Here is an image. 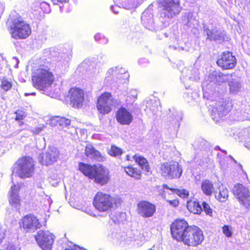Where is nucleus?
<instances>
[{
	"mask_svg": "<svg viewBox=\"0 0 250 250\" xmlns=\"http://www.w3.org/2000/svg\"><path fill=\"white\" fill-rule=\"evenodd\" d=\"M59 152L55 147H50L48 149L39 157L40 162L46 166L50 165L56 162L59 157Z\"/></svg>",
	"mask_w": 250,
	"mask_h": 250,
	"instance_id": "nucleus-12",
	"label": "nucleus"
},
{
	"mask_svg": "<svg viewBox=\"0 0 250 250\" xmlns=\"http://www.w3.org/2000/svg\"><path fill=\"white\" fill-rule=\"evenodd\" d=\"M95 168L93 176L94 182L101 185H105L110 179L109 170L102 165L97 166Z\"/></svg>",
	"mask_w": 250,
	"mask_h": 250,
	"instance_id": "nucleus-16",
	"label": "nucleus"
},
{
	"mask_svg": "<svg viewBox=\"0 0 250 250\" xmlns=\"http://www.w3.org/2000/svg\"><path fill=\"white\" fill-rule=\"evenodd\" d=\"M7 250H21V249L18 246L11 245L7 248Z\"/></svg>",
	"mask_w": 250,
	"mask_h": 250,
	"instance_id": "nucleus-54",
	"label": "nucleus"
},
{
	"mask_svg": "<svg viewBox=\"0 0 250 250\" xmlns=\"http://www.w3.org/2000/svg\"><path fill=\"white\" fill-rule=\"evenodd\" d=\"M24 95H25V96H28V95H32V96H35V95H36V93H35V92H32V93H30V94H28V93H25L24 94Z\"/></svg>",
	"mask_w": 250,
	"mask_h": 250,
	"instance_id": "nucleus-61",
	"label": "nucleus"
},
{
	"mask_svg": "<svg viewBox=\"0 0 250 250\" xmlns=\"http://www.w3.org/2000/svg\"><path fill=\"white\" fill-rule=\"evenodd\" d=\"M232 192L240 205L246 208H250V191L242 184L234 185Z\"/></svg>",
	"mask_w": 250,
	"mask_h": 250,
	"instance_id": "nucleus-8",
	"label": "nucleus"
},
{
	"mask_svg": "<svg viewBox=\"0 0 250 250\" xmlns=\"http://www.w3.org/2000/svg\"><path fill=\"white\" fill-rule=\"evenodd\" d=\"M203 89L205 91L204 93V96H205L206 95V94L208 93V92L207 91L208 88L207 87L206 88H205V86L203 85Z\"/></svg>",
	"mask_w": 250,
	"mask_h": 250,
	"instance_id": "nucleus-60",
	"label": "nucleus"
},
{
	"mask_svg": "<svg viewBox=\"0 0 250 250\" xmlns=\"http://www.w3.org/2000/svg\"><path fill=\"white\" fill-rule=\"evenodd\" d=\"M45 126L43 125H40L35 128L31 129V132L35 134H38L44 128Z\"/></svg>",
	"mask_w": 250,
	"mask_h": 250,
	"instance_id": "nucleus-50",
	"label": "nucleus"
},
{
	"mask_svg": "<svg viewBox=\"0 0 250 250\" xmlns=\"http://www.w3.org/2000/svg\"><path fill=\"white\" fill-rule=\"evenodd\" d=\"M31 33V29L28 23L24 21L21 17L14 19L10 26V34L15 39H24Z\"/></svg>",
	"mask_w": 250,
	"mask_h": 250,
	"instance_id": "nucleus-4",
	"label": "nucleus"
},
{
	"mask_svg": "<svg viewBox=\"0 0 250 250\" xmlns=\"http://www.w3.org/2000/svg\"><path fill=\"white\" fill-rule=\"evenodd\" d=\"M220 165L222 166H225V162L224 161V160L222 159V160H220Z\"/></svg>",
	"mask_w": 250,
	"mask_h": 250,
	"instance_id": "nucleus-62",
	"label": "nucleus"
},
{
	"mask_svg": "<svg viewBox=\"0 0 250 250\" xmlns=\"http://www.w3.org/2000/svg\"><path fill=\"white\" fill-rule=\"evenodd\" d=\"M37 7H40L41 10L44 13H49L51 11V9L49 3L45 1H41L39 3H36Z\"/></svg>",
	"mask_w": 250,
	"mask_h": 250,
	"instance_id": "nucleus-46",
	"label": "nucleus"
},
{
	"mask_svg": "<svg viewBox=\"0 0 250 250\" xmlns=\"http://www.w3.org/2000/svg\"><path fill=\"white\" fill-rule=\"evenodd\" d=\"M0 81L1 84L0 87L3 89L4 91L7 92L12 88V84L10 80L3 77L0 79Z\"/></svg>",
	"mask_w": 250,
	"mask_h": 250,
	"instance_id": "nucleus-41",
	"label": "nucleus"
},
{
	"mask_svg": "<svg viewBox=\"0 0 250 250\" xmlns=\"http://www.w3.org/2000/svg\"><path fill=\"white\" fill-rule=\"evenodd\" d=\"M46 223L45 221L39 222V220H21L20 222L21 228L27 232H34L35 230L40 229L42 224Z\"/></svg>",
	"mask_w": 250,
	"mask_h": 250,
	"instance_id": "nucleus-20",
	"label": "nucleus"
},
{
	"mask_svg": "<svg viewBox=\"0 0 250 250\" xmlns=\"http://www.w3.org/2000/svg\"><path fill=\"white\" fill-rule=\"evenodd\" d=\"M24 219H36V217L32 214L27 215L24 217Z\"/></svg>",
	"mask_w": 250,
	"mask_h": 250,
	"instance_id": "nucleus-58",
	"label": "nucleus"
},
{
	"mask_svg": "<svg viewBox=\"0 0 250 250\" xmlns=\"http://www.w3.org/2000/svg\"><path fill=\"white\" fill-rule=\"evenodd\" d=\"M65 250H85L79 247L75 246L74 248L71 249H65Z\"/></svg>",
	"mask_w": 250,
	"mask_h": 250,
	"instance_id": "nucleus-57",
	"label": "nucleus"
},
{
	"mask_svg": "<svg viewBox=\"0 0 250 250\" xmlns=\"http://www.w3.org/2000/svg\"><path fill=\"white\" fill-rule=\"evenodd\" d=\"M187 207L188 210L194 214H200L202 212V207L198 201L190 200L188 202Z\"/></svg>",
	"mask_w": 250,
	"mask_h": 250,
	"instance_id": "nucleus-29",
	"label": "nucleus"
},
{
	"mask_svg": "<svg viewBox=\"0 0 250 250\" xmlns=\"http://www.w3.org/2000/svg\"><path fill=\"white\" fill-rule=\"evenodd\" d=\"M229 92L232 94H236L241 89L240 82L236 79L230 78L228 82Z\"/></svg>",
	"mask_w": 250,
	"mask_h": 250,
	"instance_id": "nucleus-30",
	"label": "nucleus"
},
{
	"mask_svg": "<svg viewBox=\"0 0 250 250\" xmlns=\"http://www.w3.org/2000/svg\"><path fill=\"white\" fill-rule=\"evenodd\" d=\"M117 121L123 125H129L133 120V116L126 108L121 107L116 113Z\"/></svg>",
	"mask_w": 250,
	"mask_h": 250,
	"instance_id": "nucleus-21",
	"label": "nucleus"
},
{
	"mask_svg": "<svg viewBox=\"0 0 250 250\" xmlns=\"http://www.w3.org/2000/svg\"><path fill=\"white\" fill-rule=\"evenodd\" d=\"M232 78V75L230 74H224L222 73H219L216 76V81L218 84L224 83L226 81H229L230 78Z\"/></svg>",
	"mask_w": 250,
	"mask_h": 250,
	"instance_id": "nucleus-44",
	"label": "nucleus"
},
{
	"mask_svg": "<svg viewBox=\"0 0 250 250\" xmlns=\"http://www.w3.org/2000/svg\"><path fill=\"white\" fill-rule=\"evenodd\" d=\"M16 114H17V116H16V120L20 121V120H21L23 119V116L22 114H21L17 112H16Z\"/></svg>",
	"mask_w": 250,
	"mask_h": 250,
	"instance_id": "nucleus-56",
	"label": "nucleus"
},
{
	"mask_svg": "<svg viewBox=\"0 0 250 250\" xmlns=\"http://www.w3.org/2000/svg\"><path fill=\"white\" fill-rule=\"evenodd\" d=\"M205 32L207 38L210 40L221 41L222 39V34L216 30L207 29Z\"/></svg>",
	"mask_w": 250,
	"mask_h": 250,
	"instance_id": "nucleus-36",
	"label": "nucleus"
},
{
	"mask_svg": "<svg viewBox=\"0 0 250 250\" xmlns=\"http://www.w3.org/2000/svg\"><path fill=\"white\" fill-rule=\"evenodd\" d=\"M37 187L39 188H42V185L41 184H38L37 185Z\"/></svg>",
	"mask_w": 250,
	"mask_h": 250,
	"instance_id": "nucleus-64",
	"label": "nucleus"
},
{
	"mask_svg": "<svg viewBox=\"0 0 250 250\" xmlns=\"http://www.w3.org/2000/svg\"><path fill=\"white\" fill-rule=\"evenodd\" d=\"M125 171L129 176L134 178L136 179H139L141 177V172L136 168L132 166H128L125 167Z\"/></svg>",
	"mask_w": 250,
	"mask_h": 250,
	"instance_id": "nucleus-37",
	"label": "nucleus"
},
{
	"mask_svg": "<svg viewBox=\"0 0 250 250\" xmlns=\"http://www.w3.org/2000/svg\"><path fill=\"white\" fill-rule=\"evenodd\" d=\"M20 189L21 187L20 185H14L11 186L8 193L9 204L17 210L20 209L21 205V199L19 196Z\"/></svg>",
	"mask_w": 250,
	"mask_h": 250,
	"instance_id": "nucleus-18",
	"label": "nucleus"
},
{
	"mask_svg": "<svg viewBox=\"0 0 250 250\" xmlns=\"http://www.w3.org/2000/svg\"><path fill=\"white\" fill-rule=\"evenodd\" d=\"M167 202L172 206L176 207L179 204V202L177 200H168Z\"/></svg>",
	"mask_w": 250,
	"mask_h": 250,
	"instance_id": "nucleus-53",
	"label": "nucleus"
},
{
	"mask_svg": "<svg viewBox=\"0 0 250 250\" xmlns=\"http://www.w3.org/2000/svg\"><path fill=\"white\" fill-rule=\"evenodd\" d=\"M69 0H51L54 4H57L58 2L62 3L67 2Z\"/></svg>",
	"mask_w": 250,
	"mask_h": 250,
	"instance_id": "nucleus-55",
	"label": "nucleus"
},
{
	"mask_svg": "<svg viewBox=\"0 0 250 250\" xmlns=\"http://www.w3.org/2000/svg\"><path fill=\"white\" fill-rule=\"evenodd\" d=\"M152 15L148 11H144L141 16L142 21L145 27L149 30H152L153 28V21Z\"/></svg>",
	"mask_w": 250,
	"mask_h": 250,
	"instance_id": "nucleus-27",
	"label": "nucleus"
},
{
	"mask_svg": "<svg viewBox=\"0 0 250 250\" xmlns=\"http://www.w3.org/2000/svg\"><path fill=\"white\" fill-rule=\"evenodd\" d=\"M129 74L126 69L122 67H115L109 68L106 73L105 79L107 81H115L117 79H127Z\"/></svg>",
	"mask_w": 250,
	"mask_h": 250,
	"instance_id": "nucleus-13",
	"label": "nucleus"
},
{
	"mask_svg": "<svg viewBox=\"0 0 250 250\" xmlns=\"http://www.w3.org/2000/svg\"><path fill=\"white\" fill-rule=\"evenodd\" d=\"M35 162L30 157H23L18 160L12 167V174L22 179L31 177L34 173Z\"/></svg>",
	"mask_w": 250,
	"mask_h": 250,
	"instance_id": "nucleus-3",
	"label": "nucleus"
},
{
	"mask_svg": "<svg viewBox=\"0 0 250 250\" xmlns=\"http://www.w3.org/2000/svg\"><path fill=\"white\" fill-rule=\"evenodd\" d=\"M203 211L209 217H215V211H213L209 205L205 202L202 203V211Z\"/></svg>",
	"mask_w": 250,
	"mask_h": 250,
	"instance_id": "nucleus-43",
	"label": "nucleus"
},
{
	"mask_svg": "<svg viewBox=\"0 0 250 250\" xmlns=\"http://www.w3.org/2000/svg\"><path fill=\"white\" fill-rule=\"evenodd\" d=\"M204 239L202 230L196 226H190L180 241L188 246L196 247L201 244Z\"/></svg>",
	"mask_w": 250,
	"mask_h": 250,
	"instance_id": "nucleus-5",
	"label": "nucleus"
},
{
	"mask_svg": "<svg viewBox=\"0 0 250 250\" xmlns=\"http://www.w3.org/2000/svg\"><path fill=\"white\" fill-rule=\"evenodd\" d=\"M46 200L48 202V206H50L51 204L52 203V200L51 198L47 195L45 196Z\"/></svg>",
	"mask_w": 250,
	"mask_h": 250,
	"instance_id": "nucleus-59",
	"label": "nucleus"
},
{
	"mask_svg": "<svg viewBox=\"0 0 250 250\" xmlns=\"http://www.w3.org/2000/svg\"><path fill=\"white\" fill-rule=\"evenodd\" d=\"M38 245L43 250H49L54 242L53 235L48 231L39 230L35 235Z\"/></svg>",
	"mask_w": 250,
	"mask_h": 250,
	"instance_id": "nucleus-11",
	"label": "nucleus"
},
{
	"mask_svg": "<svg viewBox=\"0 0 250 250\" xmlns=\"http://www.w3.org/2000/svg\"><path fill=\"white\" fill-rule=\"evenodd\" d=\"M70 120L64 117H59V125L62 127H66L70 124Z\"/></svg>",
	"mask_w": 250,
	"mask_h": 250,
	"instance_id": "nucleus-48",
	"label": "nucleus"
},
{
	"mask_svg": "<svg viewBox=\"0 0 250 250\" xmlns=\"http://www.w3.org/2000/svg\"><path fill=\"white\" fill-rule=\"evenodd\" d=\"M161 4V17L169 20L178 15L182 10L180 0H162Z\"/></svg>",
	"mask_w": 250,
	"mask_h": 250,
	"instance_id": "nucleus-6",
	"label": "nucleus"
},
{
	"mask_svg": "<svg viewBox=\"0 0 250 250\" xmlns=\"http://www.w3.org/2000/svg\"><path fill=\"white\" fill-rule=\"evenodd\" d=\"M159 102L153 100H149L146 102V107L147 110L151 111L153 114H156V111L158 110Z\"/></svg>",
	"mask_w": 250,
	"mask_h": 250,
	"instance_id": "nucleus-39",
	"label": "nucleus"
},
{
	"mask_svg": "<svg viewBox=\"0 0 250 250\" xmlns=\"http://www.w3.org/2000/svg\"><path fill=\"white\" fill-rule=\"evenodd\" d=\"M123 153V150L115 146H112L108 151V154L114 157H119Z\"/></svg>",
	"mask_w": 250,
	"mask_h": 250,
	"instance_id": "nucleus-45",
	"label": "nucleus"
},
{
	"mask_svg": "<svg viewBox=\"0 0 250 250\" xmlns=\"http://www.w3.org/2000/svg\"><path fill=\"white\" fill-rule=\"evenodd\" d=\"M84 153L88 158L94 159L98 161L102 162L105 160V157L98 150L95 149L91 144L86 146Z\"/></svg>",
	"mask_w": 250,
	"mask_h": 250,
	"instance_id": "nucleus-23",
	"label": "nucleus"
},
{
	"mask_svg": "<svg viewBox=\"0 0 250 250\" xmlns=\"http://www.w3.org/2000/svg\"><path fill=\"white\" fill-rule=\"evenodd\" d=\"M235 57L230 52H225L222 57L217 62V64L223 69H228L233 68L236 64Z\"/></svg>",
	"mask_w": 250,
	"mask_h": 250,
	"instance_id": "nucleus-19",
	"label": "nucleus"
},
{
	"mask_svg": "<svg viewBox=\"0 0 250 250\" xmlns=\"http://www.w3.org/2000/svg\"><path fill=\"white\" fill-rule=\"evenodd\" d=\"M201 189L205 194L210 196L214 189L213 185L211 181L205 180L202 182Z\"/></svg>",
	"mask_w": 250,
	"mask_h": 250,
	"instance_id": "nucleus-33",
	"label": "nucleus"
},
{
	"mask_svg": "<svg viewBox=\"0 0 250 250\" xmlns=\"http://www.w3.org/2000/svg\"><path fill=\"white\" fill-rule=\"evenodd\" d=\"M79 68L81 69L82 68H85L86 71L88 73L92 74L95 73L96 68L95 67V63L92 62H90L89 61H84L79 66Z\"/></svg>",
	"mask_w": 250,
	"mask_h": 250,
	"instance_id": "nucleus-35",
	"label": "nucleus"
},
{
	"mask_svg": "<svg viewBox=\"0 0 250 250\" xmlns=\"http://www.w3.org/2000/svg\"><path fill=\"white\" fill-rule=\"evenodd\" d=\"M125 213H121V217L124 218L125 217Z\"/></svg>",
	"mask_w": 250,
	"mask_h": 250,
	"instance_id": "nucleus-63",
	"label": "nucleus"
},
{
	"mask_svg": "<svg viewBox=\"0 0 250 250\" xmlns=\"http://www.w3.org/2000/svg\"><path fill=\"white\" fill-rule=\"evenodd\" d=\"M182 120V113L179 112H175L169 115L167 117V122L174 128L177 129L180 126V122Z\"/></svg>",
	"mask_w": 250,
	"mask_h": 250,
	"instance_id": "nucleus-25",
	"label": "nucleus"
},
{
	"mask_svg": "<svg viewBox=\"0 0 250 250\" xmlns=\"http://www.w3.org/2000/svg\"><path fill=\"white\" fill-rule=\"evenodd\" d=\"M229 111V105L222 99L217 104L216 107L212 109L211 115L212 119L217 122L219 121V119L226 116Z\"/></svg>",
	"mask_w": 250,
	"mask_h": 250,
	"instance_id": "nucleus-17",
	"label": "nucleus"
},
{
	"mask_svg": "<svg viewBox=\"0 0 250 250\" xmlns=\"http://www.w3.org/2000/svg\"><path fill=\"white\" fill-rule=\"evenodd\" d=\"M138 92L137 90L131 89L127 93L126 102L128 104H132L137 99Z\"/></svg>",
	"mask_w": 250,
	"mask_h": 250,
	"instance_id": "nucleus-42",
	"label": "nucleus"
},
{
	"mask_svg": "<svg viewBox=\"0 0 250 250\" xmlns=\"http://www.w3.org/2000/svg\"><path fill=\"white\" fill-rule=\"evenodd\" d=\"M161 173L166 179L178 178L182 175V166L176 161L163 163L161 166Z\"/></svg>",
	"mask_w": 250,
	"mask_h": 250,
	"instance_id": "nucleus-7",
	"label": "nucleus"
},
{
	"mask_svg": "<svg viewBox=\"0 0 250 250\" xmlns=\"http://www.w3.org/2000/svg\"><path fill=\"white\" fill-rule=\"evenodd\" d=\"M121 4L123 8L126 10L133 9L137 6L136 0H125Z\"/></svg>",
	"mask_w": 250,
	"mask_h": 250,
	"instance_id": "nucleus-40",
	"label": "nucleus"
},
{
	"mask_svg": "<svg viewBox=\"0 0 250 250\" xmlns=\"http://www.w3.org/2000/svg\"><path fill=\"white\" fill-rule=\"evenodd\" d=\"M238 136L241 141L244 142L245 146L250 149V126L241 129Z\"/></svg>",
	"mask_w": 250,
	"mask_h": 250,
	"instance_id": "nucleus-26",
	"label": "nucleus"
},
{
	"mask_svg": "<svg viewBox=\"0 0 250 250\" xmlns=\"http://www.w3.org/2000/svg\"><path fill=\"white\" fill-rule=\"evenodd\" d=\"M114 104V100L109 92L102 94L98 98L97 107L100 113L105 114L111 110V107Z\"/></svg>",
	"mask_w": 250,
	"mask_h": 250,
	"instance_id": "nucleus-9",
	"label": "nucleus"
},
{
	"mask_svg": "<svg viewBox=\"0 0 250 250\" xmlns=\"http://www.w3.org/2000/svg\"><path fill=\"white\" fill-rule=\"evenodd\" d=\"M182 23L190 27H193L197 24L195 18L193 17L192 13H188L185 14L182 19Z\"/></svg>",
	"mask_w": 250,
	"mask_h": 250,
	"instance_id": "nucleus-31",
	"label": "nucleus"
},
{
	"mask_svg": "<svg viewBox=\"0 0 250 250\" xmlns=\"http://www.w3.org/2000/svg\"><path fill=\"white\" fill-rule=\"evenodd\" d=\"M59 117H53L48 120L47 123L51 126H56L59 124Z\"/></svg>",
	"mask_w": 250,
	"mask_h": 250,
	"instance_id": "nucleus-49",
	"label": "nucleus"
},
{
	"mask_svg": "<svg viewBox=\"0 0 250 250\" xmlns=\"http://www.w3.org/2000/svg\"><path fill=\"white\" fill-rule=\"evenodd\" d=\"M95 40L101 44H105L108 42L107 39L100 33L96 34L94 36Z\"/></svg>",
	"mask_w": 250,
	"mask_h": 250,
	"instance_id": "nucleus-47",
	"label": "nucleus"
},
{
	"mask_svg": "<svg viewBox=\"0 0 250 250\" xmlns=\"http://www.w3.org/2000/svg\"><path fill=\"white\" fill-rule=\"evenodd\" d=\"M54 50L51 52V57L53 58V61L61 62H67L69 59V56L68 54L63 53H59L58 55Z\"/></svg>",
	"mask_w": 250,
	"mask_h": 250,
	"instance_id": "nucleus-34",
	"label": "nucleus"
},
{
	"mask_svg": "<svg viewBox=\"0 0 250 250\" xmlns=\"http://www.w3.org/2000/svg\"><path fill=\"white\" fill-rule=\"evenodd\" d=\"M70 101L72 106L79 108L83 105L84 101V92L80 88H71L69 91Z\"/></svg>",
	"mask_w": 250,
	"mask_h": 250,
	"instance_id": "nucleus-14",
	"label": "nucleus"
},
{
	"mask_svg": "<svg viewBox=\"0 0 250 250\" xmlns=\"http://www.w3.org/2000/svg\"><path fill=\"white\" fill-rule=\"evenodd\" d=\"M190 226L185 220H175L170 226L172 237L177 241H180Z\"/></svg>",
	"mask_w": 250,
	"mask_h": 250,
	"instance_id": "nucleus-10",
	"label": "nucleus"
},
{
	"mask_svg": "<svg viewBox=\"0 0 250 250\" xmlns=\"http://www.w3.org/2000/svg\"><path fill=\"white\" fill-rule=\"evenodd\" d=\"M198 78V70L195 68L189 69L185 68L182 71V76L180 78L183 83H185L188 80L194 81Z\"/></svg>",
	"mask_w": 250,
	"mask_h": 250,
	"instance_id": "nucleus-22",
	"label": "nucleus"
},
{
	"mask_svg": "<svg viewBox=\"0 0 250 250\" xmlns=\"http://www.w3.org/2000/svg\"><path fill=\"white\" fill-rule=\"evenodd\" d=\"M156 211L155 206L146 201H141L137 204L138 213L143 217L149 218L153 216Z\"/></svg>",
	"mask_w": 250,
	"mask_h": 250,
	"instance_id": "nucleus-15",
	"label": "nucleus"
},
{
	"mask_svg": "<svg viewBox=\"0 0 250 250\" xmlns=\"http://www.w3.org/2000/svg\"><path fill=\"white\" fill-rule=\"evenodd\" d=\"M121 198L118 196H111L101 192H98L93 200L95 208L101 212L107 211L118 207L121 204Z\"/></svg>",
	"mask_w": 250,
	"mask_h": 250,
	"instance_id": "nucleus-2",
	"label": "nucleus"
},
{
	"mask_svg": "<svg viewBox=\"0 0 250 250\" xmlns=\"http://www.w3.org/2000/svg\"><path fill=\"white\" fill-rule=\"evenodd\" d=\"M96 167V165L91 166L83 163H80L79 169L85 176L89 179H93L94 173Z\"/></svg>",
	"mask_w": 250,
	"mask_h": 250,
	"instance_id": "nucleus-24",
	"label": "nucleus"
},
{
	"mask_svg": "<svg viewBox=\"0 0 250 250\" xmlns=\"http://www.w3.org/2000/svg\"><path fill=\"white\" fill-rule=\"evenodd\" d=\"M223 232L224 233V234L226 235L227 237H230L232 235V232L231 231V229H230V227L229 226L225 225L224 226L223 228Z\"/></svg>",
	"mask_w": 250,
	"mask_h": 250,
	"instance_id": "nucleus-51",
	"label": "nucleus"
},
{
	"mask_svg": "<svg viewBox=\"0 0 250 250\" xmlns=\"http://www.w3.org/2000/svg\"><path fill=\"white\" fill-rule=\"evenodd\" d=\"M55 63L50 62H41L33 67L32 82L33 86L40 90L44 91L52 84L55 76Z\"/></svg>",
	"mask_w": 250,
	"mask_h": 250,
	"instance_id": "nucleus-1",
	"label": "nucleus"
},
{
	"mask_svg": "<svg viewBox=\"0 0 250 250\" xmlns=\"http://www.w3.org/2000/svg\"><path fill=\"white\" fill-rule=\"evenodd\" d=\"M133 159L143 170L146 172H149L150 167L147 160L145 158L140 155H135L133 156Z\"/></svg>",
	"mask_w": 250,
	"mask_h": 250,
	"instance_id": "nucleus-32",
	"label": "nucleus"
},
{
	"mask_svg": "<svg viewBox=\"0 0 250 250\" xmlns=\"http://www.w3.org/2000/svg\"><path fill=\"white\" fill-rule=\"evenodd\" d=\"M120 9V7L115 5V6H111L110 9L114 14H118L119 13V10Z\"/></svg>",
	"mask_w": 250,
	"mask_h": 250,
	"instance_id": "nucleus-52",
	"label": "nucleus"
},
{
	"mask_svg": "<svg viewBox=\"0 0 250 250\" xmlns=\"http://www.w3.org/2000/svg\"><path fill=\"white\" fill-rule=\"evenodd\" d=\"M163 188L165 189H169L172 193L177 194L178 196L183 198L187 197L189 195L188 191L185 189L169 188L168 186L166 184L163 185Z\"/></svg>",
	"mask_w": 250,
	"mask_h": 250,
	"instance_id": "nucleus-38",
	"label": "nucleus"
},
{
	"mask_svg": "<svg viewBox=\"0 0 250 250\" xmlns=\"http://www.w3.org/2000/svg\"><path fill=\"white\" fill-rule=\"evenodd\" d=\"M219 191L215 192V198L221 202L226 201L229 197V191L226 187L221 186L218 188Z\"/></svg>",
	"mask_w": 250,
	"mask_h": 250,
	"instance_id": "nucleus-28",
	"label": "nucleus"
}]
</instances>
